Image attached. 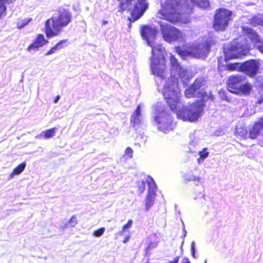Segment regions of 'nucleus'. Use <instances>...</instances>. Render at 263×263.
<instances>
[{
	"instance_id": "nucleus-20",
	"label": "nucleus",
	"mask_w": 263,
	"mask_h": 263,
	"mask_svg": "<svg viewBox=\"0 0 263 263\" xmlns=\"http://www.w3.org/2000/svg\"><path fill=\"white\" fill-rule=\"evenodd\" d=\"M261 130H263V117L254 124V127L250 132V137L251 139H255Z\"/></svg>"
},
{
	"instance_id": "nucleus-50",
	"label": "nucleus",
	"mask_w": 263,
	"mask_h": 263,
	"mask_svg": "<svg viewBox=\"0 0 263 263\" xmlns=\"http://www.w3.org/2000/svg\"><path fill=\"white\" fill-rule=\"evenodd\" d=\"M261 136H262V138H263V133H262Z\"/></svg>"
},
{
	"instance_id": "nucleus-34",
	"label": "nucleus",
	"mask_w": 263,
	"mask_h": 263,
	"mask_svg": "<svg viewBox=\"0 0 263 263\" xmlns=\"http://www.w3.org/2000/svg\"><path fill=\"white\" fill-rule=\"evenodd\" d=\"M105 229L101 228L98 230H95L93 233V235L96 237H101L104 233Z\"/></svg>"
},
{
	"instance_id": "nucleus-10",
	"label": "nucleus",
	"mask_w": 263,
	"mask_h": 263,
	"mask_svg": "<svg viewBox=\"0 0 263 263\" xmlns=\"http://www.w3.org/2000/svg\"><path fill=\"white\" fill-rule=\"evenodd\" d=\"M160 28L163 37L167 42H183L185 40L184 33L168 23H161Z\"/></svg>"
},
{
	"instance_id": "nucleus-24",
	"label": "nucleus",
	"mask_w": 263,
	"mask_h": 263,
	"mask_svg": "<svg viewBox=\"0 0 263 263\" xmlns=\"http://www.w3.org/2000/svg\"><path fill=\"white\" fill-rule=\"evenodd\" d=\"M132 0H123L121 1L120 5V10L119 11L122 12L125 10H132Z\"/></svg>"
},
{
	"instance_id": "nucleus-41",
	"label": "nucleus",
	"mask_w": 263,
	"mask_h": 263,
	"mask_svg": "<svg viewBox=\"0 0 263 263\" xmlns=\"http://www.w3.org/2000/svg\"><path fill=\"white\" fill-rule=\"evenodd\" d=\"M191 11H192V8L188 6L186 8V10H185L184 12L186 13H190L191 12Z\"/></svg>"
},
{
	"instance_id": "nucleus-11",
	"label": "nucleus",
	"mask_w": 263,
	"mask_h": 263,
	"mask_svg": "<svg viewBox=\"0 0 263 263\" xmlns=\"http://www.w3.org/2000/svg\"><path fill=\"white\" fill-rule=\"evenodd\" d=\"M206 87L204 79L202 78H197L193 84L185 90V96L188 98L204 97L206 95Z\"/></svg>"
},
{
	"instance_id": "nucleus-39",
	"label": "nucleus",
	"mask_w": 263,
	"mask_h": 263,
	"mask_svg": "<svg viewBox=\"0 0 263 263\" xmlns=\"http://www.w3.org/2000/svg\"><path fill=\"white\" fill-rule=\"evenodd\" d=\"M220 97L223 100H226L227 101H229V100L228 99V98L227 97V95L224 93H221L220 92Z\"/></svg>"
},
{
	"instance_id": "nucleus-16",
	"label": "nucleus",
	"mask_w": 263,
	"mask_h": 263,
	"mask_svg": "<svg viewBox=\"0 0 263 263\" xmlns=\"http://www.w3.org/2000/svg\"><path fill=\"white\" fill-rule=\"evenodd\" d=\"M148 8V4L146 0H138L132 11V16L135 21L138 20Z\"/></svg>"
},
{
	"instance_id": "nucleus-31",
	"label": "nucleus",
	"mask_w": 263,
	"mask_h": 263,
	"mask_svg": "<svg viewBox=\"0 0 263 263\" xmlns=\"http://www.w3.org/2000/svg\"><path fill=\"white\" fill-rule=\"evenodd\" d=\"M56 132L55 128H52L50 129L42 132L40 136L44 135L46 138H50L54 136Z\"/></svg>"
},
{
	"instance_id": "nucleus-32",
	"label": "nucleus",
	"mask_w": 263,
	"mask_h": 263,
	"mask_svg": "<svg viewBox=\"0 0 263 263\" xmlns=\"http://www.w3.org/2000/svg\"><path fill=\"white\" fill-rule=\"evenodd\" d=\"M31 21V18H25L20 20L17 24V27L21 29L27 25Z\"/></svg>"
},
{
	"instance_id": "nucleus-40",
	"label": "nucleus",
	"mask_w": 263,
	"mask_h": 263,
	"mask_svg": "<svg viewBox=\"0 0 263 263\" xmlns=\"http://www.w3.org/2000/svg\"><path fill=\"white\" fill-rule=\"evenodd\" d=\"M130 235H127L125 238L123 240V242L126 243L128 241L129 239H130Z\"/></svg>"
},
{
	"instance_id": "nucleus-18",
	"label": "nucleus",
	"mask_w": 263,
	"mask_h": 263,
	"mask_svg": "<svg viewBox=\"0 0 263 263\" xmlns=\"http://www.w3.org/2000/svg\"><path fill=\"white\" fill-rule=\"evenodd\" d=\"M156 34V30L152 27L144 26L141 29V35L146 40L147 45L149 42L155 41Z\"/></svg>"
},
{
	"instance_id": "nucleus-2",
	"label": "nucleus",
	"mask_w": 263,
	"mask_h": 263,
	"mask_svg": "<svg viewBox=\"0 0 263 263\" xmlns=\"http://www.w3.org/2000/svg\"><path fill=\"white\" fill-rule=\"evenodd\" d=\"M72 15L65 9H60L57 13L47 20L45 23L46 33L48 37L58 35L64 27L71 21Z\"/></svg>"
},
{
	"instance_id": "nucleus-19",
	"label": "nucleus",
	"mask_w": 263,
	"mask_h": 263,
	"mask_svg": "<svg viewBox=\"0 0 263 263\" xmlns=\"http://www.w3.org/2000/svg\"><path fill=\"white\" fill-rule=\"evenodd\" d=\"M143 119L142 115L141 114L140 105H139L133 114L130 118L131 124L133 126H139L143 122Z\"/></svg>"
},
{
	"instance_id": "nucleus-12",
	"label": "nucleus",
	"mask_w": 263,
	"mask_h": 263,
	"mask_svg": "<svg viewBox=\"0 0 263 263\" xmlns=\"http://www.w3.org/2000/svg\"><path fill=\"white\" fill-rule=\"evenodd\" d=\"M232 12L220 8L215 14L213 27L216 30L222 31L228 25L231 20Z\"/></svg>"
},
{
	"instance_id": "nucleus-7",
	"label": "nucleus",
	"mask_w": 263,
	"mask_h": 263,
	"mask_svg": "<svg viewBox=\"0 0 263 263\" xmlns=\"http://www.w3.org/2000/svg\"><path fill=\"white\" fill-rule=\"evenodd\" d=\"M211 46L208 43L193 44L187 49L180 47L176 48V52L182 58L191 56L196 58H204L209 52Z\"/></svg>"
},
{
	"instance_id": "nucleus-35",
	"label": "nucleus",
	"mask_w": 263,
	"mask_h": 263,
	"mask_svg": "<svg viewBox=\"0 0 263 263\" xmlns=\"http://www.w3.org/2000/svg\"><path fill=\"white\" fill-rule=\"evenodd\" d=\"M133 149L130 147H128L127 148H126L124 154V157L126 159L132 158L133 157Z\"/></svg>"
},
{
	"instance_id": "nucleus-45",
	"label": "nucleus",
	"mask_w": 263,
	"mask_h": 263,
	"mask_svg": "<svg viewBox=\"0 0 263 263\" xmlns=\"http://www.w3.org/2000/svg\"><path fill=\"white\" fill-rule=\"evenodd\" d=\"M108 23V22L107 21L104 20L102 22V25L105 26Z\"/></svg>"
},
{
	"instance_id": "nucleus-26",
	"label": "nucleus",
	"mask_w": 263,
	"mask_h": 263,
	"mask_svg": "<svg viewBox=\"0 0 263 263\" xmlns=\"http://www.w3.org/2000/svg\"><path fill=\"white\" fill-rule=\"evenodd\" d=\"M26 163L25 162H23L17 167H16L13 171L12 173L10 174V178H12L14 175H18L21 174L25 168Z\"/></svg>"
},
{
	"instance_id": "nucleus-48",
	"label": "nucleus",
	"mask_w": 263,
	"mask_h": 263,
	"mask_svg": "<svg viewBox=\"0 0 263 263\" xmlns=\"http://www.w3.org/2000/svg\"><path fill=\"white\" fill-rule=\"evenodd\" d=\"M146 137H145V138H144V142H146Z\"/></svg>"
},
{
	"instance_id": "nucleus-49",
	"label": "nucleus",
	"mask_w": 263,
	"mask_h": 263,
	"mask_svg": "<svg viewBox=\"0 0 263 263\" xmlns=\"http://www.w3.org/2000/svg\"><path fill=\"white\" fill-rule=\"evenodd\" d=\"M207 262V260H205L204 261V263H206Z\"/></svg>"
},
{
	"instance_id": "nucleus-43",
	"label": "nucleus",
	"mask_w": 263,
	"mask_h": 263,
	"mask_svg": "<svg viewBox=\"0 0 263 263\" xmlns=\"http://www.w3.org/2000/svg\"><path fill=\"white\" fill-rule=\"evenodd\" d=\"M124 232H125V231H123V229L122 228V230L118 232V234L120 235H123Z\"/></svg>"
},
{
	"instance_id": "nucleus-23",
	"label": "nucleus",
	"mask_w": 263,
	"mask_h": 263,
	"mask_svg": "<svg viewBox=\"0 0 263 263\" xmlns=\"http://www.w3.org/2000/svg\"><path fill=\"white\" fill-rule=\"evenodd\" d=\"M250 23L253 26L263 25V14H258L249 20Z\"/></svg>"
},
{
	"instance_id": "nucleus-15",
	"label": "nucleus",
	"mask_w": 263,
	"mask_h": 263,
	"mask_svg": "<svg viewBox=\"0 0 263 263\" xmlns=\"http://www.w3.org/2000/svg\"><path fill=\"white\" fill-rule=\"evenodd\" d=\"M195 200H199V202L204 213L205 216L211 214H214L216 212V209L214 207V204L211 202H206L205 195L203 193H199L194 197Z\"/></svg>"
},
{
	"instance_id": "nucleus-42",
	"label": "nucleus",
	"mask_w": 263,
	"mask_h": 263,
	"mask_svg": "<svg viewBox=\"0 0 263 263\" xmlns=\"http://www.w3.org/2000/svg\"><path fill=\"white\" fill-rule=\"evenodd\" d=\"M60 98V96H58L56 97V98L54 99V103H57L58 102V101H59V100Z\"/></svg>"
},
{
	"instance_id": "nucleus-29",
	"label": "nucleus",
	"mask_w": 263,
	"mask_h": 263,
	"mask_svg": "<svg viewBox=\"0 0 263 263\" xmlns=\"http://www.w3.org/2000/svg\"><path fill=\"white\" fill-rule=\"evenodd\" d=\"M9 3V0H0V18L6 15L7 7L5 4Z\"/></svg>"
},
{
	"instance_id": "nucleus-21",
	"label": "nucleus",
	"mask_w": 263,
	"mask_h": 263,
	"mask_svg": "<svg viewBox=\"0 0 263 263\" xmlns=\"http://www.w3.org/2000/svg\"><path fill=\"white\" fill-rule=\"evenodd\" d=\"M183 179L185 181H195L196 185H199L203 182L201 177L196 176L193 174H186L183 176Z\"/></svg>"
},
{
	"instance_id": "nucleus-36",
	"label": "nucleus",
	"mask_w": 263,
	"mask_h": 263,
	"mask_svg": "<svg viewBox=\"0 0 263 263\" xmlns=\"http://www.w3.org/2000/svg\"><path fill=\"white\" fill-rule=\"evenodd\" d=\"M140 194L144 192L145 188V184L144 181H139L137 183Z\"/></svg>"
},
{
	"instance_id": "nucleus-33",
	"label": "nucleus",
	"mask_w": 263,
	"mask_h": 263,
	"mask_svg": "<svg viewBox=\"0 0 263 263\" xmlns=\"http://www.w3.org/2000/svg\"><path fill=\"white\" fill-rule=\"evenodd\" d=\"M77 223L78 220L76 216L75 215H73L69 219L68 224H66L64 228H65L67 226L70 227H74L77 224Z\"/></svg>"
},
{
	"instance_id": "nucleus-1",
	"label": "nucleus",
	"mask_w": 263,
	"mask_h": 263,
	"mask_svg": "<svg viewBox=\"0 0 263 263\" xmlns=\"http://www.w3.org/2000/svg\"><path fill=\"white\" fill-rule=\"evenodd\" d=\"M171 66V76L167 80L166 77L161 81L156 83L158 90L161 91L171 109L174 111L178 118L183 121L194 122L201 116L203 111L204 103L200 101L192 103L190 105L184 106L180 100V89L178 86V79H187L188 75L185 68L181 67L175 57L171 55L170 57Z\"/></svg>"
},
{
	"instance_id": "nucleus-30",
	"label": "nucleus",
	"mask_w": 263,
	"mask_h": 263,
	"mask_svg": "<svg viewBox=\"0 0 263 263\" xmlns=\"http://www.w3.org/2000/svg\"><path fill=\"white\" fill-rule=\"evenodd\" d=\"M235 135L241 138H245L247 135V129L245 127L237 126L236 128Z\"/></svg>"
},
{
	"instance_id": "nucleus-14",
	"label": "nucleus",
	"mask_w": 263,
	"mask_h": 263,
	"mask_svg": "<svg viewBox=\"0 0 263 263\" xmlns=\"http://www.w3.org/2000/svg\"><path fill=\"white\" fill-rule=\"evenodd\" d=\"M243 33L261 53H263V39L253 29L247 27H243Z\"/></svg>"
},
{
	"instance_id": "nucleus-6",
	"label": "nucleus",
	"mask_w": 263,
	"mask_h": 263,
	"mask_svg": "<svg viewBox=\"0 0 263 263\" xmlns=\"http://www.w3.org/2000/svg\"><path fill=\"white\" fill-rule=\"evenodd\" d=\"M179 0H166L161 4L162 8L158 12L159 17L171 23L179 22L181 19V11Z\"/></svg>"
},
{
	"instance_id": "nucleus-22",
	"label": "nucleus",
	"mask_w": 263,
	"mask_h": 263,
	"mask_svg": "<svg viewBox=\"0 0 263 263\" xmlns=\"http://www.w3.org/2000/svg\"><path fill=\"white\" fill-rule=\"evenodd\" d=\"M67 40H63L58 43L54 47H52L45 53V55H49L55 53L57 51L63 48V45L67 42Z\"/></svg>"
},
{
	"instance_id": "nucleus-9",
	"label": "nucleus",
	"mask_w": 263,
	"mask_h": 263,
	"mask_svg": "<svg viewBox=\"0 0 263 263\" xmlns=\"http://www.w3.org/2000/svg\"><path fill=\"white\" fill-rule=\"evenodd\" d=\"M226 67L228 70H237L245 72L249 77H253L256 74L259 69V64L257 60H251L243 63H228Z\"/></svg>"
},
{
	"instance_id": "nucleus-44",
	"label": "nucleus",
	"mask_w": 263,
	"mask_h": 263,
	"mask_svg": "<svg viewBox=\"0 0 263 263\" xmlns=\"http://www.w3.org/2000/svg\"><path fill=\"white\" fill-rule=\"evenodd\" d=\"M183 263H191L189 259L188 258H185Z\"/></svg>"
},
{
	"instance_id": "nucleus-46",
	"label": "nucleus",
	"mask_w": 263,
	"mask_h": 263,
	"mask_svg": "<svg viewBox=\"0 0 263 263\" xmlns=\"http://www.w3.org/2000/svg\"><path fill=\"white\" fill-rule=\"evenodd\" d=\"M183 236L184 237H185L186 236V232L185 231V230L184 229V233H183Z\"/></svg>"
},
{
	"instance_id": "nucleus-8",
	"label": "nucleus",
	"mask_w": 263,
	"mask_h": 263,
	"mask_svg": "<svg viewBox=\"0 0 263 263\" xmlns=\"http://www.w3.org/2000/svg\"><path fill=\"white\" fill-rule=\"evenodd\" d=\"M245 76H232L228 81L229 91L238 95H249L252 90V85L249 83L243 84Z\"/></svg>"
},
{
	"instance_id": "nucleus-3",
	"label": "nucleus",
	"mask_w": 263,
	"mask_h": 263,
	"mask_svg": "<svg viewBox=\"0 0 263 263\" xmlns=\"http://www.w3.org/2000/svg\"><path fill=\"white\" fill-rule=\"evenodd\" d=\"M147 45L152 48L151 70L152 73L157 77L156 82L158 83L159 80L161 81L167 77L165 73L164 49L161 44L155 41L149 42Z\"/></svg>"
},
{
	"instance_id": "nucleus-13",
	"label": "nucleus",
	"mask_w": 263,
	"mask_h": 263,
	"mask_svg": "<svg viewBox=\"0 0 263 263\" xmlns=\"http://www.w3.org/2000/svg\"><path fill=\"white\" fill-rule=\"evenodd\" d=\"M146 182L148 186V190L145 198V211L147 212L154 205L156 195L157 185L153 179L150 176L147 178Z\"/></svg>"
},
{
	"instance_id": "nucleus-27",
	"label": "nucleus",
	"mask_w": 263,
	"mask_h": 263,
	"mask_svg": "<svg viewBox=\"0 0 263 263\" xmlns=\"http://www.w3.org/2000/svg\"><path fill=\"white\" fill-rule=\"evenodd\" d=\"M192 4L197 5L199 7L205 9L209 7V2L208 0H190Z\"/></svg>"
},
{
	"instance_id": "nucleus-5",
	"label": "nucleus",
	"mask_w": 263,
	"mask_h": 263,
	"mask_svg": "<svg viewBox=\"0 0 263 263\" xmlns=\"http://www.w3.org/2000/svg\"><path fill=\"white\" fill-rule=\"evenodd\" d=\"M250 48V44L245 36L236 38L228 47L224 48L225 61L246 55Z\"/></svg>"
},
{
	"instance_id": "nucleus-37",
	"label": "nucleus",
	"mask_w": 263,
	"mask_h": 263,
	"mask_svg": "<svg viewBox=\"0 0 263 263\" xmlns=\"http://www.w3.org/2000/svg\"><path fill=\"white\" fill-rule=\"evenodd\" d=\"M133 221L132 219H129L128 220L127 223L123 226L122 228L123 229V231H126L127 229L130 228L133 224Z\"/></svg>"
},
{
	"instance_id": "nucleus-17",
	"label": "nucleus",
	"mask_w": 263,
	"mask_h": 263,
	"mask_svg": "<svg viewBox=\"0 0 263 263\" xmlns=\"http://www.w3.org/2000/svg\"><path fill=\"white\" fill-rule=\"evenodd\" d=\"M48 43V40L45 39L43 34H39L36 37L27 48V50L30 52H36L40 47H43Z\"/></svg>"
},
{
	"instance_id": "nucleus-47",
	"label": "nucleus",
	"mask_w": 263,
	"mask_h": 263,
	"mask_svg": "<svg viewBox=\"0 0 263 263\" xmlns=\"http://www.w3.org/2000/svg\"><path fill=\"white\" fill-rule=\"evenodd\" d=\"M184 242V240H183V241L182 242V244H181V248L182 247V245H183Z\"/></svg>"
},
{
	"instance_id": "nucleus-28",
	"label": "nucleus",
	"mask_w": 263,
	"mask_h": 263,
	"mask_svg": "<svg viewBox=\"0 0 263 263\" xmlns=\"http://www.w3.org/2000/svg\"><path fill=\"white\" fill-rule=\"evenodd\" d=\"M199 158H198L197 161L199 164H201L209 156V153L207 151V148H204L202 151L199 152Z\"/></svg>"
},
{
	"instance_id": "nucleus-38",
	"label": "nucleus",
	"mask_w": 263,
	"mask_h": 263,
	"mask_svg": "<svg viewBox=\"0 0 263 263\" xmlns=\"http://www.w3.org/2000/svg\"><path fill=\"white\" fill-rule=\"evenodd\" d=\"M191 253L192 256L196 258V257L195 256V242L193 241L191 245Z\"/></svg>"
},
{
	"instance_id": "nucleus-25",
	"label": "nucleus",
	"mask_w": 263,
	"mask_h": 263,
	"mask_svg": "<svg viewBox=\"0 0 263 263\" xmlns=\"http://www.w3.org/2000/svg\"><path fill=\"white\" fill-rule=\"evenodd\" d=\"M256 86L260 87V97L257 101V103L261 104L263 102V78L258 77L256 78V82L255 83Z\"/></svg>"
},
{
	"instance_id": "nucleus-4",
	"label": "nucleus",
	"mask_w": 263,
	"mask_h": 263,
	"mask_svg": "<svg viewBox=\"0 0 263 263\" xmlns=\"http://www.w3.org/2000/svg\"><path fill=\"white\" fill-rule=\"evenodd\" d=\"M154 120L158 129L167 133L173 128V118L162 103L158 102L153 106Z\"/></svg>"
}]
</instances>
